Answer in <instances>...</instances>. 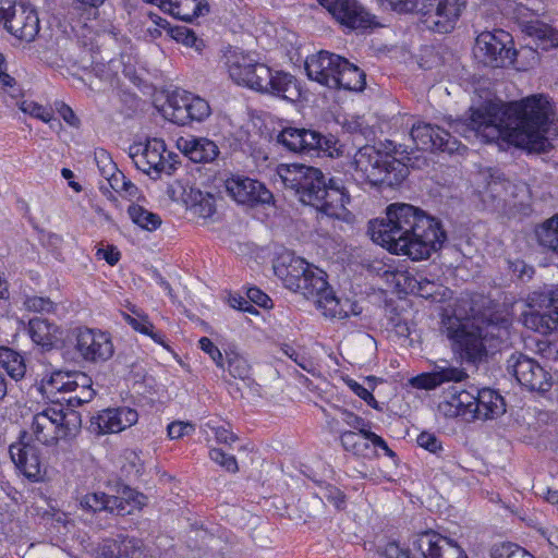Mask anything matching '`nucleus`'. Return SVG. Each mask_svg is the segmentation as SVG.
<instances>
[{
  "mask_svg": "<svg viewBox=\"0 0 558 558\" xmlns=\"http://www.w3.org/2000/svg\"><path fill=\"white\" fill-rule=\"evenodd\" d=\"M470 112L469 118L450 123L452 131L465 138L475 136L493 142L502 137L518 147L543 153L558 137V121L543 96L508 105L489 100L471 107Z\"/></svg>",
  "mask_w": 558,
  "mask_h": 558,
  "instance_id": "nucleus-1",
  "label": "nucleus"
},
{
  "mask_svg": "<svg viewBox=\"0 0 558 558\" xmlns=\"http://www.w3.org/2000/svg\"><path fill=\"white\" fill-rule=\"evenodd\" d=\"M372 240L398 255L423 260L439 251L447 240L441 222L407 203H392L386 216L369 222Z\"/></svg>",
  "mask_w": 558,
  "mask_h": 558,
  "instance_id": "nucleus-2",
  "label": "nucleus"
},
{
  "mask_svg": "<svg viewBox=\"0 0 558 558\" xmlns=\"http://www.w3.org/2000/svg\"><path fill=\"white\" fill-rule=\"evenodd\" d=\"M274 272L291 291L313 300L324 316L345 319L359 315L361 308L350 299H339L326 280V274L291 252L281 253L274 262Z\"/></svg>",
  "mask_w": 558,
  "mask_h": 558,
  "instance_id": "nucleus-3",
  "label": "nucleus"
},
{
  "mask_svg": "<svg viewBox=\"0 0 558 558\" xmlns=\"http://www.w3.org/2000/svg\"><path fill=\"white\" fill-rule=\"evenodd\" d=\"M278 174L284 187L294 191L303 204L331 218L342 216L349 194L341 179L327 181L319 169L301 163L282 165Z\"/></svg>",
  "mask_w": 558,
  "mask_h": 558,
  "instance_id": "nucleus-4",
  "label": "nucleus"
},
{
  "mask_svg": "<svg viewBox=\"0 0 558 558\" xmlns=\"http://www.w3.org/2000/svg\"><path fill=\"white\" fill-rule=\"evenodd\" d=\"M353 178L360 184L377 187L400 185L409 174L405 162L374 145L360 147L352 159Z\"/></svg>",
  "mask_w": 558,
  "mask_h": 558,
  "instance_id": "nucleus-5",
  "label": "nucleus"
},
{
  "mask_svg": "<svg viewBox=\"0 0 558 558\" xmlns=\"http://www.w3.org/2000/svg\"><path fill=\"white\" fill-rule=\"evenodd\" d=\"M447 337L452 341V351L459 356L462 364L477 366L488 356V326L463 325L446 328Z\"/></svg>",
  "mask_w": 558,
  "mask_h": 558,
  "instance_id": "nucleus-6",
  "label": "nucleus"
},
{
  "mask_svg": "<svg viewBox=\"0 0 558 558\" xmlns=\"http://www.w3.org/2000/svg\"><path fill=\"white\" fill-rule=\"evenodd\" d=\"M523 32L530 38L529 43L519 49L510 47L507 63L517 62L521 69L533 68L539 63L538 49L547 51L558 46V32L544 22H526Z\"/></svg>",
  "mask_w": 558,
  "mask_h": 558,
  "instance_id": "nucleus-7",
  "label": "nucleus"
},
{
  "mask_svg": "<svg viewBox=\"0 0 558 558\" xmlns=\"http://www.w3.org/2000/svg\"><path fill=\"white\" fill-rule=\"evenodd\" d=\"M277 143L288 151L302 155H319L320 153L332 156L336 150V140L325 136L320 132L304 128H284L277 135Z\"/></svg>",
  "mask_w": 558,
  "mask_h": 558,
  "instance_id": "nucleus-8",
  "label": "nucleus"
},
{
  "mask_svg": "<svg viewBox=\"0 0 558 558\" xmlns=\"http://www.w3.org/2000/svg\"><path fill=\"white\" fill-rule=\"evenodd\" d=\"M465 7L466 0H422L417 12L427 29L448 34L454 29Z\"/></svg>",
  "mask_w": 558,
  "mask_h": 558,
  "instance_id": "nucleus-9",
  "label": "nucleus"
},
{
  "mask_svg": "<svg viewBox=\"0 0 558 558\" xmlns=\"http://www.w3.org/2000/svg\"><path fill=\"white\" fill-rule=\"evenodd\" d=\"M166 153L165 142L156 137L148 138L146 143H134L129 148V156L135 167L154 179L161 173L171 175L175 169L174 163L166 158Z\"/></svg>",
  "mask_w": 558,
  "mask_h": 558,
  "instance_id": "nucleus-10",
  "label": "nucleus"
},
{
  "mask_svg": "<svg viewBox=\"0 0 558 558\" xmlns=\"http://www.w3.org/2000/svg\"><path fill=\"white\" fill-rule=\"evenodd\" d=\"M506 371L531 391L546 392L553 386V377L537 361L521 352L512 353L506 362Z\"/></svg>",
  "mask_w": 558,
  "mask_h": 558,
  "instance_id": "nucleus-11",
  "label": "nucleus"
},
{
  "mask_svg": "<svg viewBox=\"0 0 558 558\" xmlns=\"http://www.w3.org/2000/svg\"><path fill=\"white\" fill-rule=\"evenodd\" d=\"M209 104L199 96L185 90H175L167 99L165 114L175 124L186 125L203 122L210 116Z\"/></svg>",
  "mask_w": 558,
  "mask_h": 558,
  "instance_id": "nucleus-12",
  "label": "nucleus"
},
{
  "mask_svg": "<svg viewBox=\"0 0 558 558\" xmlns=\"http://www.w3.org/2000/svg\"><path fill=\"white\" fill-rule=\"evenodd\" d=\"M74 348L80 356L93 363L108 361L114 352L109 333L90 328H76L73 330Z\"/></svg>",
  "mask_w": 558,
  "mask_h": 558,
  "instance_id": "nucleus-13",
  "label": "nucleus"
},
{
  "mask_svg": "<svg viewBox=\"0 0 558 558\" xmlns=\"http://www.w3.org/2000/svg\"><path fill=\"white\" fill-rule=\"evenodd\" d=\"M511 43L510 34L505 31L483 32L475 39L473 54L485 65L501 68L509 59Z\"/></svg>",
  "mask_w": 558,
  "mask_h": 558,
  "instance_id": "nucleus-14",
  "label": "nucleus"
},
{
  "mask_svg": "<svg viewBox=\"0 0 558 558\" xmlns=\"http://www.w3.org/2000/svg\"><path fill=\"white\" fill-rule=\"evenodd\" d=\"M268 70L269 66L266 64L254 62L244 54H233L228 63V72L232 81L260 93L267 86Z\"/></svg>",
  "mask_w": 558,
  "mask_h": 558,
  "instance_id": "nucleus-15",
  "label": "nucleus"
},
{
  "mask_svg": "<svg viewBox=\"0 0 558 558\" xmlns=\"http://www.w3.org/2000/svg\"><path fill=\"white\" fill-rule=\"evenodd\" d=\"M411 138L417 149L440 150L452 154L459 151L461 144L448 131L426 122H418L411 128Z\"/></svg>",
  "mask_w": 558,
  "mask_h": 558,
  "instance_id": "nucleus-16",
  "label": "nucleus"
},
{
  "mask_svg": "<svg viewBox=\"0 0 558 558\" xmlns=\"http://www.w3.org/2000/svg\"><path fill=\"white\" fill-rule=\"evenodd\" d=\"M227 193L239 204L254 207L270 204L272 193L259 181L244 175H232L225 181Z\"/></svg>",
  "mask_w": 558,
  "mask_h": 558,
  "instance_id": "nucleus-17",
  "label": "nucleus"
},
{
  "mask_svg": "<svg viewBox=\"0 0 558 558\" xmlns=\"http://www.w3.org/2000/svg\"><path fill=\"white\" fill-rule=\"evenodd\" d=\"M317 1L340 25L349 29H364L372 23L369 13L356 0Z\"/></svg>",
  "mask_w": 558,
  "mask_h": 558,
  "instance_id": "nucleus-18",
  "label": "nucleus"
},
{
  "mask_svg": "<svg viewBox=\"0 0 558 558\" xmlns=\"http://www.w3.org/2000/svg\"><path fill=\"white\" fill-rule=\"evenodd\" d=\"M23 434L20 441L10 446L9 452L11 460L25 477L38 483L47 480V469L41 466L38 448L29 442H25Z\"/></svg>",
  "mask_w": 558,
  "mask_h": 558,
  "instance_id": "nucleus-19",
  "label": "nucleus"
},
{
  "mask_svg": "<svg viewBox=\"0 0 558 558\" xmlns=\"http://www.w3.org/2000/svg\"><path fill=\"white\" fill-rule=\"evenodd\" d=\"M342 57L326 50L311 54L305 60V71L310 80L328 88L336 85V76L341 69Z\"/></svg>",
  "mask_w": 558,
  "mask_h": 558,
  "instance_id": "nucleus-20",
  "label": "nucleus"
},
{
  "mask_svg": "<svg viewBox=\"0 0 558 558\" xmlns=\"http://www.w3.org/2000/svg\"><path fill=\"white\" fill-rule=\"evenodd\" d=\"M549 290L554 289L543 288L533 291L527 298L530 311L525 312L522 317L525 327L543 335L558 331V306H556L557 304L538 306L535 305L532 298L534 294L544 293Z\"/></svg>",
  "mask_w": 558,
  "mask_h": 558,
  "instance_id": "nucleus-21",
  "label": "nucleus"
},
{
  "mask_svg": "<svg viewBox=\"0 0 558 558\" xmlns=\"http://www.w3.org/2000/svg\"><path fill=\"white\" fill-rule=\"evenodd\" d=\"M60 411L56 407H47L33 416L31 430L37 441L45 446H52L59 439L66 438L62 433Z\"/></svg>",
  "mask_w": 558,
  "mask_h": 558,
  "instance_id": "nucleus-22",
  "label": "nucleus"
},
{
  "mask_svg": "<svg viewBox=\"0 0 558 558\" xmlns=\"http://www.w3.org/2000/svg\"><path fill=\"white\" fill-rule=\"evenodd\" d=\"M413 546L424 558H468L457 543L433 531L418 535Z\"/></svg>",
  "mask_w": 558,
  "mask_h": 558,
  "instance_id": "nucleus-23",
  "label": "nucleus"
},
{
  "mask_svg": "<svg viewBox=\"0 0 558 558\" xmlns=\"http://www.w3.org/2000/svg\"><path fill=\"white\" fill-rule=\"evenodd\" d=\"M138 420L136 410L121 407L106 409L92 418V427L98 434L120 433Z\"/></svg>",
  "mask_w": 558,
  "mask_h": 558,
  "instance_id": "nucleus-24",
  "label": "nucleus"
},
{
  "mask_svg": "<svg viewBox=\"0 0 558 558\" xmlns=\"http://www.w3.org/2000/svg\"><path fill=\"white\" fill-rule=\"evenodd\" d=\"M5 28L21 40L34 41L40 29L36 10L24 5L15 8L7 20Z\"/></svg>",
  "mask_w": 558,
  "mask_h": 558,
  "instance_id": "nucleus-25",
  "label": "nucleus"
},
{
  "mask_svg": "<svg viewBox=\"0 0 558 558\" xmlns=\"http://www.w3.org/2000/svg\"><path fill=\"white\" fill-rule=\"evenodd\" d=\"M468 377L466 373L459 367H454L446 360H440L434 366L430 373H423L411 379V384L418 389H434L444 383H459Z\"/></svg>",
  "mask_w": 558,
  "mask_h": 558,
  "instance_id": "nucleus-26",
  "label": "nucleus"
},
{
  "mask_svg": "<svg viewBox=\"0 0 558 558\" xmlns=\"http://www.w3.org/2000/svg\"><path fill=\"white\" fill-rule=\"evenodd\" d=\"M178 146L193 162H213L220 154L218 145L207 137H181L178 142Z\"/></svg>",
  "mask_w": 558,
  "mask_h": 558,
  "instance_id": "nucleus-27",
  "label": "nucleus"
},
{
  "mask_svg": "<svg viewBox=\"0 0 558 558\" xmlns=\"http://www.w3.org/2000/svg\"><path fill=\"white\" fill-rule=\"evenodd\" d=\"M264 94H269L284 100L295 101L301 96L298 80L290 73L283 71L268 70V80Z\"/></svg>",
  "mask_w": 558,
  "mask_h": 558,
  "instance_id": "nucleus-28",
  "label": "nucleus"
},
{
  "mask_svg": "<svg viewBox=\"0 0 558 558\" xmlns=\"http://www.w3.org/2000/svg\"><path fill=\"white\" fill-rule=\"evenodd\" d=\"M472 403L474 405L472 411L476 418H495L506 412L504 398L489 388L480 390Z\"/></svg>",
  "mask_w": 558,
  "mask_h": 558,
  "instance_id": "nucleus-29",
  "label": "nucleus"
},
{
  "mask_svg": "<svg viewBox=\"0 0 558 558\" xmlns=\"http://www.w3.org/2000/svg\"><path fill=\"white\" fill-rule=\"evenodd\" d=\"M28 333L35 344L48 351L58 340L59 327L48 319L35 317L28 322Z\"/></svg>",
  "mask_w": 558,
  "mask_h": 558,
  "instance_id": "nucleus-30",
  "label": "nucleus"
},
{
  "mask_svg": "<svg viewBox=\"0 0 558 558\" xmlns=\"http://www.w3.org/2000/svg\"><path fill=\"white\" fill-rule=\"evenodd\" d=\"M341 69L339 71V75L336 76V85H332L333 89H345L352 92L363 90L366 85V75L364 71L349 62L345 58L342 57V61L340 63Z\"/></svg>",
  "mask_w": 558,
  "mask_h": 558,
  "instance_id": "nucleus-31",
  "label": "nucleus"
},
{
  "mask_svg": "<svg viewBox=\"0 0 558 558\" xmlns=\"http://www.w3.org/2000/svg\"><path fill=\"white\" fill-rule=\"evenodd\" d=\"M169 13L182 21H192L194 17L209 12L206 0H170Z\"/></svg>",
  "mask_w": 558,
  "mask_h": 558,
  "instance_id": "nucleus-32",
  "label": "nucleus"
},
{
  "mask_svg": "<svg viewBox=\"0 0 558 558\" xmlns=\"http://www.w3.org/2000/svg\"><path fill=\"white\" fill-rule=\"evenodd\" d=\"M0 366L15 381L23 379L26 374L24 356L9 347H0Z\"/></svg>",
  "mask_w": 558,
  "mask_h": 558,
  "instance_id": "nucleus-33",
  "label": "nucleus"
},
{
  "mask_svg": "<svg viewBox=\"0 0 558 558\" xmlns=\"http://www.w3.org/2000/svg\"><path fill=\"white\" fill-rule=\"evenodd\" d=\"M476 397L465 390L457 391L451 393L450 400H446L439 404V409L447 416H459L466 413H473L472 408L473 400Z\"/></svg>",
  "mask_w": 558,
  "mask_h": 558,
  "instance_id": "nucleus-34",
  "label": "nucleus"
},
{
  "mask_svg": "<svg viewBox=\"0 0 558 558\" xmlns=\"http://www.w3.org/2000/svg\"><path fill=\"white\" fill-rule=\"evenodd\" d=\"M128 215L133 223L146 231H155L161 226V218L158 214L147 210L141 205L132 204L128 208Z\"/></svg>",
  "mask_w": 558,
  "mask_h": 558,
  "instance_id": "nucleus-35",
  "label": "nucleus"
},
{
  "mask_svg": "<svg viewBox=\"0 0 558 558\" xmlns=\"http://www.w3.org/2000/svg\"><path fill=\"white\" fill-rule=\"evenodd\" d=\"M340 442L345 451L355 456L367 457L369 451L368 439L360 432L345 430L340 434Z\"/></svg>",
  "mask_w": 558,
  "mask_h": 558,
  "instance_id": "nucleus-36",
  "label": "nucleus"
},
{
  "mask_svg": "<svg viewBox=\"0 0 558 558\" xmlns=\"http://www.w3.org/2000/svg\"><path fill=\"white\" fill-rule=\"evenodd\" d=\"M536 235L542 246L558 253V216L550 218L537 229Z\"/></svg>",
  "mask_w": 558,
  "mask_h": 558,
  "instance_id": "nucleus-37",
  "label": "nucleus"
},
{
  "mask_svg": "<svg viewBox=\"0 0 558 558\" xmlns=\"http://www.w3.org/2000/svg\"><path fill=\"white\" fill-rule=\"evenodd\" d=\"M190 198L192 208L199 217L208 218L215 213V198L211 194L192 190Z\"/></svg>",
  "mask_w": 558,
  "mask_h": 558,
  "instance_id": "nucleus-38",
  "label": "nucleus"
},
{
  "mask_svg": "<svg viewBox=\"0 0 558 558\" xmlns=\"http://www.w3.org/2000/svg\"><path fill=\"white\" fill-rule=\"evenodd\" d=\"M121 558H149L148 550L143 542L136 537L119 536Z\"/></svg>",
  "mask_w": 558,
  "mask_h": 558,
  "instance_id": "nucleus-39",
  "label": "nucleus"
},
{
  "mask_svg": "<svg viewBox=\"0 0 558 558\" xmlns=\"http://www.w3.org/2000/svg\"><path fill=\"white\" fill-rule=\"evenodd\" d=\"M324 500L332 504L338 510H342L345 507V495L338 487L330 484L322 487L320 494L314 496V501L318 506H323Z\"/></svg>",
  "mask_w": 558,
  "mask_h": 558,
  "instance_id": "nucleus-40",
  "label": "nucleus"
},
{
  "mask_svg": "<svg viewBox=\"0 0 558 558\" xmlns=\"http://www.w3.org/2000/svg\"><path fill=\"white\" fill-rule=\"evenodd\" d=\"M111 168L114 172L108 178L110 186L118 193L134 197L138 192L137 186L113 166Z\"/></svg>",
  "mask_w": 558,
  "mask_h": 558,
  "instance_id": "nucleus-41",
  "label": "nucleus"
},
{
  "mask_svg": "<svg viewBox=\"0 0 558 558\" xmlns=\"http://www.w3.org/2000/svg\"><path fill=\"white\" fill-rule=\"evenodd\" d=\"M20 109L34 118H37L44 122L56 121L60 125V121L53 118L51 109L44 107L33 100H23L19 105Z\"/></svg>",
  "mask_w": 558,
  "mask_h": 558,
  "instance_id": "nucleus-42",
  "label": "nucleus"
},
{
  "mask_svg": "<svg viewBox=\"0 0 558 558\" xmlns=\"http://www.w3.org/2000/svg\"><path fill=\"white\" fill-rule=\"evenodd\" d=\"M171 36L178 43H182L186 47H193L201 51L204 47L202 39L197 38L195 33L186 26H175L171 28Z\"/></svg>",
  "mask_w": 558,
  "mask_h": 558,
  "instance_id": "nucleus-43",
  "label": "nucleus"
},
{
  "mask_svg": "<svg viewBox=\"0 0 558 558\" xmlns=\"http://www.w3.org/2000/svg\"><path fill=\"white\" fill-rule=\"evenodd\" d=\"M57 411H60L62 433H66V437L74 436L81 428V414L73 409L57 408Z\"/></svg>",
  "mask_w": 558,
  "mask_h": 558,
  "instance_id": "nucleus-44",
  "label": "nucleus"
},
{
  "mask_svg": "<svg viewBox=\"0 0 558 558\" xmlns=\"http://www.w3.org/2000/svg\"><path fill=\"white\" fill-rule=\"evenodd\" d=\"M229 374L239 379H245L250 376V365L247 361L239 354L232 353L227 355Z\"/></svg>",
  "mask_w": 558,
  "mask_h": 558,
  "instance_id": "nucleus-45",
  "label": "nucleus"
},
{
  "mask_svg": "<svg viewBox=\"0 0 558 558\" xmlns=\"http://www.w3.org/2000/svg\"><path fill=\"white\" fill-rule=\"evenodd\" d=\"M131 326L134 330L149 336L155 342L163 343L162 335L159 332H154V325L146 314H141L140 316L135 317L134 320L131 322Z\"/></svg>",
  "mask_w": 558,
  "mask_h": 558,
  "instance_id": "nucleus-46",
  "label": "nucleus"
},
{
  "mask_svg": "<svg viewBox=\"0 0 558 558\" xmlns=\"http://www.w3.org/2000/svg\"><path fill=\"white\" fill-rule=\"evenodd\" d=\"M492 558H533L523 548L513 544H501L492 550Z\"/></svg>",
  "mask_w": 558,
  "mask_h": 558,
  "instance_id": "nucleus-47",
  "label": "nucleus"
},
{
  "mask_svg": "<svg viewBox=\"0 0 558 558\" xmlns=\"http://www.w3.org/2000/svg\"><path fill=\"white\" fill-rule=\"evenodd\" d=\"M105 493H90L83 496L80 500L81 508L89 513H97L104 511L106 508L104 504Z\"/></svg>",
  "mask_w": 558,
  "mask_h": 558,
  "instance_id": "nucleus-48",
  "label": "nucleus"
},
{
  "mask_svg": "<svg viewBox=\"0 0 558 558\" xmlns=\"http://www.w3.org/2000/svg\"><path fill=\"white\" fill-rule=\"evenodd\" d=\"M210 459L225 468L228 472L235 473L239 471L238 462L234 456L228 454L221 449L213 448L209 451Z\"/></svg>",
  "mask_w": 558,
  "mask_h": 558,
  "instance_id": "nucleus-49",
  "label": "nucleus"
},
{
  "mask_svg": "<svg viewBox=\"0 0 558 558\" xmlns=\"http://www.w3.org/2000/svg\"><path fill=\"white\" fill-rule=\"evenodd\" d=\"M509 181L505 178V174L497 169H489L487 175V190L493 195H500L502 190H507Z\"/></svg>",
  "mask_w": 558,
  "mask_h": 558,
  "instance_id": "nucleus-50",
  "label": "nucleus"
},
{
  "mask_svg": "<svg viewBox=\"0 0 558 558\" xmlns=\"http://www.w3.org/2000/svg\"><path fill=\"white\" fill-rule=\"evenodd\" d=\"M509 271L519 280H530L534 275V268L521 259L507 260Z\"/></svg>",
  "mask_w": 558,
  "mask_h": 558,
  "instance_id": "nucleus-51",
  "label": "nucleus"
},
{
  "mask_svg": "<svg viewBox=\"0 0 558 558\" xmlns=\"http://www.w3.org/2000/svg\"><path fill=\"white\" fill-rule=\"evenodd\" d=\"M24 305L28 311L38 313H51L54 310V303L49 298L37 295L26 298Z\"/></svg>",
  "mask_w": 558,
  "mask_h": 558,
  "instance_id": "nucleus-52",
  "label": "nucleus"
},
{
  "mask_svg": "<svg viewBox=\"0 0 558 558\" xmlns=\"http://www.w3.org/2000/svg\"><path fill=\"white\" fill-rule=\"evenodd\" d=\"M119 494L121 498L132 507V511L141 509L145 505L146 497L129 486H123L119 490Z\"/></svg>",
  "mask_w": 558,
  "mask_h": 558,
  "instance_id": "nucleus-53",
  "label": "nucleus"
},
{
  "mask_svg": "<svg viewBox=\"0 0 558 558\" xmlns=\"http://www.w3.org/2000/svg\"><path fill=\"white\" fill-rule=\"evenodd\" d=\"M341 414L342 421L354 432H360L365 435L369 429V422L365 421L363 417L356 415L355 413L349 410H342Z\"/></svg>",
  "mask_w": 558,
  "mask_h": 558,
  "instance_id": "nucleus-54",
  "label": "nucleus"
},
{
  "mask_svg": "<svg viewBox=\"0 0 558 558\" xmlns=\"http://www.w3.org/2000/svg\"><path fill=\"white\" fill-rule=\"evenodd\" d=\"M96 558H121L119 537L104 541L96 550Z\"/></svg>",
  "mask_w": 558,
  "mask_h": 558,
  "instance_id": "nucleus-55",
  "label": "nucleus"
},
{
  "mask_svg": "<svg viewBox=\"0 0 558 558\" xmlns=\"http://www.w3.org/2000/svg\"><path fill=\"white\" fill-rule=\"evenodd\" d=\"M87 383H92V378L82 372H66L64 393H73L77 387H84Z\"/></svg>",
  "mask_w": 558,
  "mask_h": 558,
  "instance_id": "nucleus-56",
  "label": "nucleus"
},
{
  "mask_svg": "<svg viewBox=\"0 0 558 558\" xmlns=\"http://www.w3.org/2000/svg\"><path fill=\"white\" fill-rule=\"evenodd\" d=\"M381 4H387L398 13H411L418 11L420 0H378Z\"/></svg>",
  "mask_w": 558,
  "mask_h": 558,
  "instance_id": "nucleus-57",
  "label": "nucleus"
},
{
  "mask_svg": "<svg viewBox=\"0 0 558 558\" xmlns=\"http://www.w3.org/2000/svg\"><path fill=\"white\" fill-rule=\"evenodd\" d=\"M65 377L66 372L58 371L53 372L50 378L44 385L45 392H63L65 390Z\"/></svg>",
  "mask_w": 558,
  "mask_h": 558,
  "instance_id": "nucleus-58",
  "label": "nucleus"
},
{
  "mask_svg": "<svg viewBox=\"0 0 558 558\" xmlns=\"http://www.w3.org/2000/svg\"><path fill=\"white\" fill-rule=\"evenodd\" d=\"M417 445L429 452L437 453L442 450L440 440L436 437L435 434L428 432H422L417 436Z\"/></svg>",
  "mask_w": 558,
  "mask_h": 558,
  "instance_id": "nucleus-59",
  "label": "nucleus"
},
{
  "mask_svg": "<svg viewBox=\"0 0 558 558\" xmlns=\"http://www.w3.org/2000/svg\"><path fill=\"white\" fill-rule=\"evenodd\" d=\"M198 343L199 348L211 357V360L216 363L218 367L223 366V356L220 350L214 344V342L209 338L203 337L199 339Z\"/></svg>",
  "mask_w": 558,
  "mask_h": 558,
  "instance_id": "nucleus-60",
  "label": "nucleus"
},
{
  "mask_svg": "<svg viewBox=\"0 0 558 558\" xmlns=\"http://www.w3.org/2000/svg\"><path fill=\"white\" fill-rule=\"evenodd\" d=\"M246 295L251 304L255 303L256 305L264 308L272 307L271 299L265 292H263L260 289L256 287L248 288Z\"/></svg>",
  "mask_w": 558,
  "mask_h": 558,
  "instance_id": "nucleus-61",
  "label": "nucleus"
},
{
  "mask_svg": "<svg viewBox=\"0 0 558 558\" xmlns=\"http://www.w3.org/2000/svg\"><path fill=\"white\" fill-rule=\"evenodd\" d=\"M383 555L385 558H412L410 549L402 547L400 543L396 541L387 543Z\"/></svg>",
  "mask_w": 558,
  "mask_h": 558,
  "instance_id": "nucleus-62",
  "label": "nucleus"
},
{
  "mask_svg": "<svg viewBox=\"0 0 558 558\" xmlns=\"http://www.w3.org/2000/svg\"><path fill=\"white\" fill-rule=\"evenodd\" d=\"M194 425L183 422H172L168 425L167 432L171 439H179L184 435H189L194 432Z\"/></svg>",
  "mask_w": 558,
  "mask_h": 558,
  "instance_id": "nucleus-63",
  "label": "nucleus"
},
{
  "mask_svg": "<svg viewBox=\"0 0 558 558\" xmlns=\"http://www.w3.org/2000/svg\"><path fill=\"white\" fill-rule=\"evenodd\" d=\"M535 305L543 306V305H550V304H557L558 306V287L555 288V290L545 291L544 293L534 294L532 298Z\"/></svg>",
  "mask_w": 558,
  "mask_h": 558,
  "instance_id": "nucleus-64",
  "label": "nucleus"
}]
</instances>
